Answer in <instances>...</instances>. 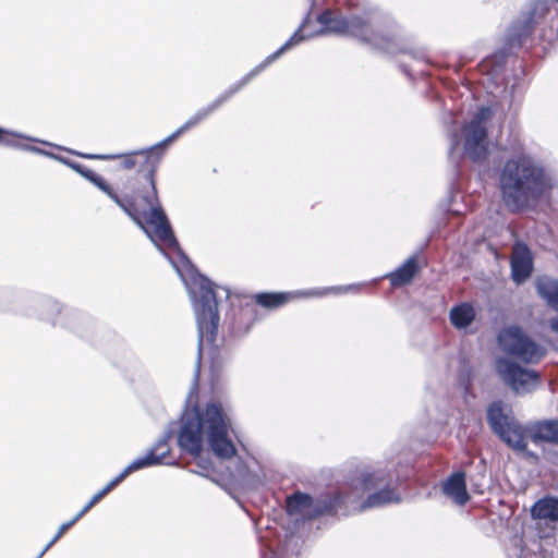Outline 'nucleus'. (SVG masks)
I'll return each instance as SVG.
<instances>
[{"instance_id":"7c9ffc66","label":"nucleus","mask_w":558,"mask_h":558,"mask_svg":"<svg viewBox=\"0 0 558 558\" xmlns=\"http://www.w3.org/2000/svg\"><path fill=\"white\" fill-rule=\"evenodd\" d=\"M82 517H78V513L72 519L70 520L69 522H65L63 524H61V526L59 527V533H61L62 535L72 526L76 523V521H78Z\"/></svg>"},{"instance_id":"f8f14e48","label":"nucleus","mask_w":558,"mask_h":558,"mask_svg":"<svg viewBox=\"0 0 558 558\" xmlns=\"http://www.w3.org/2000/svg\"><path fill=\"white\" fill-rule=\"evenodd\" d=\"M364 486H344L333 493L323 495L318 513L331 517H347L367 510L363 507Z\"/></svg>"},{"instance_id":"c756f323","label":"nucleus","mask_w":558,"mask_h":558,"mask_svg":"<svg viewBox=\"0 0 558 558\" xmlns=\"http://www.w3.org/2000/svg\"><path fill=\"white\" fill-rule=\"evenodd\" d=\"M100 500H101L100 497L96 493L92 497V499L85 505V507L78 512V517H83L85 513H87Z\"/></svg>"},{"instance_id":"bb28decb","label":"nucleus","mask_w":558,"mask_h":558,"mask_svg":"<svg viewBox=\"0 0 558 558\" xmlns=\"http://www.w3.org/2000/svg\"><path fill=\"white\" fill-rule=\"evenodd\" d=\"M69 151L71 154H74V155H77V156H80L82 158L90 159V160H112V159L121 157V155L83 154V153H76L74 150H69Z\"/></svg>"},{"instance_id":"20e7f679","label":"nucleus","mask_w":558,"mask_h":558,"mask_svg":"<svg viewBox=\"0 0 558 558\" xmlns=\"http://www.w3.org/2000/svg\"><path fill=\"white\" fill-rule=\"evenodd\" d=\"M22 141L41 143L44 145L54 146L58 149H62L60 146L52 145L49 142L41 141L39 138L32 137L26 134L0 126V145L43 155L64 163L65 166L81 174L83 178L88 180L95 186H97L105 194H107L143 231H146V227H144V223L140 215V209L136 206L135 199L133 197H120L110 186V184L105 181L104 178H101L87 167L78 162L72 161L60 155L39 148L37 146L23 143Z\"/></svg>"},{"instance_id":"f257e3e1","label":"nucleus","mask_w":558,"mask_h":558,"mask_svg":"<svg viewBox=\"0 0 558 558\" xmlns=\"http://www.w3.org/2000/svg\"><path fill=\"white\" fill-rule=\"evenodd\" d=\"M262 68L263 65L251 74H246L209 105L198 109L184 124L161 142L148 148L134 151V155H136L135 158L140 161V163H137L138 172L142 173L148 185L147 189H143L138 191L136 195L132 196L140 209L144 227H146V231L144 232L161 251L169 250L175 254L174 257L165 252L166 257L170 260L181 280L184 282L194 310L198 335V352L194 380H198L202 349L205 345L209 348L214 347L217 338L220 322L218 311L219 291L225 294L226 300L229 299L230 291L227 288L216 286L207 277L199 274L180 248L169 220L159 204L155 173L162 159L165 149L169 144L174 142L184 132L198 125L219 109L227 100L248 84Z\"/></svg>"},{"instance_id":"aec40b11","label":"nucleus","mask_w":558,"mask_h":558,"mask_svg":"<svg viewBox=\"0 0 558 558\" xmlns=\"http://www.w3.org/2000/svg\"><path fill=\"white\" fill-rule=\"evenodd\" d=\"M442 493L457 505H465L470 499L466 492L465 474L463 472L451 474L442 485Z\"/></svg>"},{"instance_id":"5701e85b","label":"nucleus","mask_w":558,"mask_h":558,"mask_svg":"<svg viewBox=\"0 0 558 558\" xmlns=\"http://www.w3.org/2000/svg\"><path fill=\"white\" fill-rule=\"evenodd\" d=\"M299 554V538L293 535L286 538L280 553H276L268 545L263 546L260 549V558H298Z\"/></svg>"},{"instance_id":"1a4fd4ad","label":"nucleus","mask_w":558,"mask_h":558,"mask_svg":"<svg viewBox=\"0 0 558 558\" xmlns=\"http://www.w3.org/2000/svg\"><path fill=\"white\" fill-rule=\"evenodd\" d=\"M401 477L389 469H378L361 476L360 485L364 490L372 492L363 500V507L367 509L380 508L391 504H400L402 497L398 490Z\"/></svg>"},{"instance_id":"4be33fe9","label":"nucleus","mask_w":558,"mask_h":558,"mask_svg":"<svg viewBox=\"0 0 558 558\" xmlns=\"http://www.w3.org/2000/svg\"><path fill=\"white\" fill-rule=\"evenodd\" d=\"M532 517L534 519L546 520L550 522L558 521V498L545 497L537 500L532 509Z\"/></svg>"},{"instance_id":"7ed1b4c3","label":"nucleus","mask_w":558,"mask_h":558,"mask_svg":"<svg viewBox=\"0 0 558 558\" xmlns=\"http://www.w3.org/2000/svg\"><path fill=\"white\" fill-rule=\"evenodd\" d=\"M508 150L497 173L500 198L512 214L535 210L558 187V175L520 140H512Z\"/></svg>"},{"instance_id":"39448f33","label":"nucleus","mask_w":558,"mask_h":558,"mask_svg":"<svg viewBox=\"0 0 558 558\" xmlns=\"http://www.w3.org/2000/svg\"><path fill=\"white\" fill-rule=\"evenodd\" d=\"M348 36L389 54L404 52L402 27L376 7H365L349 15Z\"/></svg>"},{"instance_id":"393cba45","label":"nucleus","mask_w":558,"mask_h":558,"mask_svg":"<svg viewBox=\"0 0 558 558\" xmlns=\"http://www.w3.org/2000/svg\"><path fill=\"white\" fill-rule=\"evenodd\" d=\"M536 289L542 299L555 311H558V281L550 278H542L536 282Z\"/></svg>"},{"instance_id":"4468645a","label":"nucleus","mask_w":558,"mask_h":558,"mask_svg":"<svg viewBox=\"0 0 558 558\" xmlns=\"http://www.w3.org/2000/svg\"><path fill=\"white\" fill-rule=\"evenodd\" d=\"M496 372L502 383L515 395L530 393L541 384L538 372L524 368L507 357H499L496 361Z\"/></svg>"},{"instance_id":"b1692460","label":"nucleus","mask_w":558,"mask_h":558,"mask_svg":"<svg viewBox=\"0 0 558 558\" xmlns=\"http://www.w3.org/2000/svg\"><path fill=\"white\" fill-rule=\"evenodd\" d=\"M449 317L456 328L463 329L469 327L475 319V311L471 304L461 303L450 310Z\"/></svg>"},{"instance_id":"72a5a7b5","label":"nucleus","mask_w":558,"mask_h":558,"mask_svg":"<svg viewBox=\"0 0 558 558\" xmlns=\"http://www.w3.org/2000/svg\"><path fill=\"white\" fill-rule=\"evenodd\" d=\"M414 59H421L423 57V53L422 52H417V51H410L409 52Z\"/></svg>"},{"instance_id":"9b49d317","label":"nucleus","mask_w":558,"mask_h":558,"mask_svg":"<svg viewBox=\"0 0 558 558\" xmlns=\"http://www.w3.org/2000/svg\"><path fill=\"white\" fill-rule=\"evenodd\" d=\"M498 342L506 353L527 364L538 363L546 355V349L527 337L518 326L502 329L498 335Z\"/></svg>"},{"instance_id":"f704fd0d","label":"nucleus","mask_w":558,"mask_h":558,"mask_svg":"<svg viewBox=\"0 0 558 558\" xmlns=\"http://www.w3.org/2000/svg\"><path fill=\"white\" fill-rule=\"evenodd\" d=\"M312 3V8L316 5V0H310Z\"/></svg>"},{"instance_id":"6e6552de","label":"nucleus","mask_w":558,"mask_h":558,"mask_svg":"<svg viewBox=\"0 0 558 558\" xmlns=\"http://www.w3.org/2000/svg\"><path fill=\"white\" fill-rule=\"evenodd\" d=\"M310 19V13L305 16L303 23L300 27L293 33V35L275 52L269 54L264 61L253 68L247 74H251L257 68H263L255 74L257 76L262 73L267 66H269L274 61H276L279 57H281L286 51L291 48L300 45L304 40L312 38L313 36H319L325 34H335L341 36H348L349 32V16L343 15L339 10L326 9L322 13H319L316 17L317 22L323 26L322 29L317 31L314 34L305 35L303 34V28Z\"/></svg>"},{"instance_id":"ddd939ff","label":"nucleus","mask_w":558,"mask_h":558,"mask_svg":"<svg viewBox=\"0 0 558 558\" xmlns=\"http://www.w3.org/2000/svg\"><path fill=\"white\" fill-rule=\"evenodd\" d=\"M359 284L313 288L289 292H262L255 294V302L264 308L276 310L296 299L323 298L328 294L347 293L357 291Z\"/></svg>"},{"instance_id":"f03ea898","label":"nucleus","mask_w":558,"mask_h":558,"mask_svg":"<svg viewBox=\"0 0 558 558\" xmlns=\"http://www.w3.org/2000/svg\"><path fill=\"white\" fill-rule=\"evenodd\" d=\"M229 428L230 420L219 404L210 402L202 409L197 405L186 407L180 417L178 446L197 459L198 470L193 473L210 480L227 492L255 489L263 483V472L254 458H239L232 462V468L227 465L221 471L201 457L206 440L209 450L221 462L232 459L236 449L229 437Z\"/></svg>"},{"instance_id":"2eb2a0df","label":"nucleus","mask_w":558,"mask_h":558,"mask_svg":"<svg viewBox=\"0 0 558 558\" xmlns=\"http://www.w3.org/2000/svg\"><path fill=\"white\" fill-rule=\"evenodd\" d=\"M173 428H169L144 457H140L133 460L120 474H118V477L123 482L133 472L148 466L161 464L163 459L170 452L168 440L173 435Z\"/></svg>"},{"instance_id":"a878e982","label":"nucleus","mask_w":558,"mask_h":558,"mask_svg":"<svg viewBox=\"0 0 558 558\" xmlns=\"http://www.w3.org/2000/svg\"><path fill=\"white\" fill-rule=\"evenodd\" d=\"M517 558H545V555L541 550V544L533 542L531 547L526 544L521 545Z\"/></svg>"},{"instance_id":"f3484780","label":"nucleus","mask_w":558,"mask_h":558,"mask_svg":"<svg viewBox=\"0 0 558 558\" xmlns=\"http://www.w3.org/2000/svg\"><path fill=\"white\" fill-rule=\"evenodd\" d=\"M511 278L521 284L530 278L533 271V256L529 246L523 242H515L510 258Z\"/></svg>"},{"instance_id":"a211bd4d","label":"nucleus","mask_w":558,"mask_h":558,"mask_svg":"<svg viewBox=\"0 0 558 558\" xmlns=\"http://www.w3.org/2000/svg\"><path fill=\"white\" fill-rule=\"evenodd\" d=\"M37 306L40 311V318L51 322L52 324H58L59 322L54 318L56 314H62L61 305L51 298H44L38 301ZM63 316L66 318L65 322H60L62 325L69 328L74 329V325L72 319L77 317V314L72 310H64Z\"/></svg>"},{"instance_id":"dca6fc26","label":"nucleus","mask_w":558,"mask_h":558,"mask_svg":"<svg viewBox=\"0 0 558 558\" xmlns=\"http://www.w3.org/2000/svg\"><path fill=\"white\" fill-rule=\"evenodd\" d=\"M323 495L314 499L311 495L295 492L286 499V509L289 515L300 517L302 520H313L315 518L327 515L318 513Z\"/></svg>"},{"instance_id":"412c9836","label":"nucleus","mask_w":558,"mask_h":558,"mask_svg":"<svg viewBox=\"0 0 558 558\" xmlns=\"http://www.w3.org/2000/svg\"><path fill=\"white\" fill-rule=\"evenodd\" d=\"M417 271V259L415 256H411L395 271L388 274L387 278L393 287H401L410 283Z\"/></svg>"},{"instance_id":"473e14b6","label":"nucleus","mask_w":558,"mask_h":558,"mask_svg":"<svg viewBox=\"0 0 558 558\" xmlns=\"http://www.w3.org/2000/svg\"><path fill=\"white\" fill-rule=\"evenodd\" d=\"M550 329L558 333V317L550 320Z\"/></svg>"},{"instance_id":"6ab92c4d","label":"nucleus","mask_w":558,"mask_h":558,"mask_svg":"<svg viewBox=\"0 0 558 558\" xmlns=\"http://www.w3.org/2000/svg\"><path fill=\"white\" fill-rule=\"evenodd\" d=\"M529 436L534 444L558 445V420H543L529 427Z\"/></svg>"},{"instance_id":"423d86ee","label":"nucleus","mask_w":558,"mask_h":558,"mask_svg":"<svg viewBox=\"0 0 558 558\" xmlns=\"http://www.w3.org/2000/svg\"><path fill=\"white\" fill-rule=\"evenodd\" d=\"M557 2L558 0H534L532 8L511 23L506 32L504 46L486 60L494 72L502 68L511 51L522 47L532 34L535 23Z\"/></svg>"},{"instance_id":"0eeeda50","label":"nucleus","mask_w":558,"mask_h":558,"mask_svg":"<svg viewBox=\"0 0 558 558\" xmlns=\"http://www.w3.org/2000/svg\"><path fill=\"white\" fill-rule=\"evenodd\" d=\"M493 117L489 107H481L472 118L465 122L460 134H453L450 157L461 143L464 156L473 162H483L489 155V140L487 124Z\"/></svg>"},{"instance_id":"cd10ccee","label":"nucleus","mask_w":558,"mask_h":558,"mask_svg":"<svg viewBox=\"0 0 558 558\" xmlns=\"http://www.w3.org/2000/svg\"><path fill=\"white\" fill-rule=\"evenodd\" d=\"M122 481L118 477V475L112 478L101 490L97 493V495L102 499L107 494H109L116 486H118Z\"/></svg>"},{"instance_id":"c85d7f7f","label":"nucleus","mask_w":558,"mask_h":558,"mask_svg":"<svg viewBox=\"0 0 558 558\" xmlns=\"http://www.w3.org/2000/svg\"><path fill=\"white\" fill-rule=\"evenodd\" d=\"M135 157H136V155H134V151L129 155H125L123 162H122L123 168L124 169H133V168L137 167V163H140V161Z\"/></svg>"},{"instance_id":"9d476101","label":"nucleus","mask_w":558,"mask_h":558,"mask_svg":"<svg viewBox=\"0 0 558 558\" xmlns=\"http://www.w3.org/2000/svg\"><path fill=\"white\" fill-rule=\"evenodd\" d=\"M487 422L493 432L511 449L518 452L526 450L529 429L526 430L514 417L505 414L500 402L489 405Z\"/></svg>"},{"instance_id":"2f4dec72","label":"nucleus","mask_w":558,"mask_h":558,"mask_svg":"<svg viewBox=\"0 0 558 558\" xmlns=\"http://www.w3.org/2000/svg\"><path fill=\"white\" fill-rule=\"evenodd\" d=\"M62 536L61 533H59V531L57 532V534L54 535V537L45 546V548L39 553V555L36 557V558H41L46 551Z\"/></svg>"}]
</instances>
